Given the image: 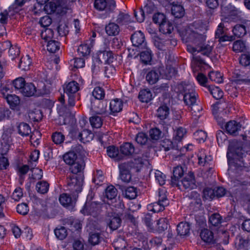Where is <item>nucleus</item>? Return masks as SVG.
Instances as JSON below:
<instances>
[{
  "instance_id": "1",
  "label": "nucleus",
  "mask_w": 250,
  "mask_h": 250,
  "mask_svg": "<svg viewBox=\"0 0 250 250\" xmlns=\"http://www.w3.org/2000/svg\"><path fill=\"white\" fill-rule=\"evenodd\" d=\"M186 42H191L196 45L195 48H192V52H201L203 55L208 57L211 53L214 47L212 41H206V36L199 34L194 31L188 33L186 37Z\"/></svg>"
},
{
  "instance_id": "2",
  "label": "nucleus",
  "mask_w": 250,
  "mask_h": 250,
  "mask_svg": "<svg viewBox=\"0 0 250 250\" xmlns=\"http://www.w3.org/2000/svg\"><path fill=\"white\" fill-rule=\"evenodd\" d=\"M124 203L120 199L116 200L114 205L104 204L102 213L103 215L109 219H121L124 213Z\"/></svg>"
},
{
  "instance_id": "3",
  "label": "nucleus",
  "mask_w": 250,
  "mask_h": 250,
  "mask_svg": "<svg viewBox=\"0 0 250 250\" xmlns=\"http://www.w3.org/2000/svg\"><path fill=\"white\" fill-rule=\"evenodd\" d=\"M178 88L183 95V100L187 105L189 106L196 103L198 94L191 84L182 83L178 85Z\"/></svg>"
},
{
  "instance_id": "4",
  "label": "nucleus",
  "mask_w": 250,
  "mask_h": 250,
  "mask_svg": "<svg viewBox=\"0 0 250 250\" xmlns=\"http://www.w3.org/2000/svg\"><path fill=\"white\" fill-rule=\"evenodd\" d=\"M103 205L95 202L86 201L80 212L84 215H90L94 218L98 217L101 218H106V216L103 215L102 212L103 209Z\"/></svg>"
},
{
  "instance_id": "5",
  "label": "nucleus",
  "mask_w": 250,
  "mask_h": 250,
  "mask_svg": "<svg viewBox=\"0 0 250 250\" xmlns=\"http://www.w3.org/2000/svg\"><path fill=\"white\" fill-rule=\"evenodd\" d=\"M242 146V143L240 142L233 141L230 143L227 154L228 159H237L240 161L245 155Z\"/></svg>"
},
{
  "instance_id": "6",
  "label": "nucleus",
  "mask_w": 250,
  "mask_h": 250,
  "mask_svg": "<svg viewBox=\"0 0 250 250\" xmlns=\"http://www.w3.org/2000/svg\"><path fill=\"white\" fill-rule=\"evenodd\" d=\"M115 60V56L112 52L110 51H100L98 54L97 58L92 66V69L94 71L98 72L102 63L110 64Z\"/></svg>"
},
{
  "instance_id": "7",
  "label": "nucleus",
  "mask_w": 250,
  "mask_h": 250,
  "mask_svg": "<svg viewBox=\"0 0 250 250\" xmlns=\"http://www.w3.org/2000/svg\"><path fill=\"white\" fill-rule=\"evenodd\" d=\"M83 176H79L76 175H69L67 178V184L68 189L72 194L75 195V193L78 194L81 192L83 184Z\"/></svg>"
},
{
  "instance_id": "8",
  "label": "nucleus",
  "mask_w": 250,
  "mask_h": 250,
  "mask_svg": "<svg viewBox=\"0 0 250 250\" xmlns=\"http://www.w3.org/2000/svg\"><path fill=\"white\" fill-rule=\"evenodd\" d=\"M180 184L181 185L180 189H182V186L183 188L188 190L195 188L197 185L193 172L189 171L186 174L182 180L180 181Z\"/></svg>"
},
{
  "instance_id": "9",
  "label": "nucleus",
  "mask_w": 250,
  "mask_h": 250,
  "mask_svg": "<svg viewBox=\"0 0 250 250\" xmlns=\"http://www.w3.org/2000/svg\"><path fill=\"white\" fill-rule=\"evenodd\" d=\"M221 13L232 19H236L241 17L242 12L236 7L229 4L227 5H221Z\"/></svg>"
},
{
  "instance_id": "10",
  "label": "nucleus",
  "mask_w": 250,
  "mask_h": 250,
  "mask_svg": "<svg viewBox=\"0 0 250 250\" xmlns=\"http://www.w3.org/2000/svg\"><path fill=\"white\" fill-rule=\"evenodd\" d=\"M94 7L100 11H111L115 9L116 3L114 0H95Z\"/></svg>"
},
{
  "instance_id": "11",
  "label": "nucleus",
  "mask_w": 250,
  "mask_h": 250,
  "mask_svg": "<svg viewBox=\"0 0 250 250\" xmlns=\"http://www.w3.org/2000/svg\"><path fill=\"white\" fill-rule=\"evenodd\" d=\"M183 167L181 166H177L173 168V176H171L170 185L172 187H176L181 188L179 179L181 178L184 173Z\"/></svg>"
},
{
  "instance_id": "12",
  "label": "nucleus",
  "mask_w": 250,
  "mask_h": 250,
  "mask_svg": "<svg viewBox=\"0 0 250 250\" xmlns=\"http://www.w3.org/2000/svg\"><path fill=\"white\" fill-rule=\"evenodd\" d=\"M208 225L210 229L218 232L227 228L229 224L226 220H208Z\"/></svg>"
},
{
  "instance_id": "13",
  "label": "nucleus",
  "mask_w": 250,
  "mask_h": 250,
  "mask_svg": "<svg viewBox=\"0 0 250 250\" xmlns=\"http://www.w3.org/2000/svg\"><path fill=\"white\" fill-rule=\"evenodd\" d=\"M131 41L134 46L142 48L146 47L145 35L141 31L134 32L131 37Z\"/></svg>"
},
{
  "instance_id": "14",
  "label": "nucleus",
  "mask_w": 250,
  "mask_h": 250,
  "mask_svg": "<svg viewBox=\"0 0 250 250\" xmlns=\"http://www.w3.org/2000/svg\"><path fill=\"white\" fill-rule=\"evenodd\" d=\"M120 154H122V160L125 157L132 156L135 152V147L132 144L126 142L120 146Z\"/></svg>"
},
{
  "instance_id": "15",
  "label": "nucleus",
  "mask_w": 250,
  "mask_h": 250,
  "mask_svg": "<svg viewBox=\"0 0 250 250\" xmlns=\"http://www.w3.org/2000/svg\"><path fill=\"white\" fill-rule=\"evenodd\" d=\"M227 132L232 135L236 136L241 130V124L235 121H230L227 123L225 125Z\"/></svg>"
},
{
  "instance_id": "16",
  "label": "nucleus",
  "mask_w": 250,
  "mask_h": 250,
  "mask_svg": "<svg viewBox=\"0 0 250 250\" xmlns=\"http://www.w3.org/2000/svg\"><path fill=\"white\" fill-rule=\"evenodd\" d=\"M60 203L64 207L72 210L76 203V198L72 199L68 194L63 193L59 198Z\"/></svg>"
},
{
  "instance_id": "17",
  "label": "nucleus",
  "mask_w": 250,
  "mask_h": 250,
  "mask_svg": "<svg viewBox=\"0 0 250 250\" xmlns=\"http://www.w3.org/2000/svg\"><path fill=\"white\" fill-rule=\"evenodd\" d=\"M64 92L66 95H78L77 92L80 89L79 84L76 81H72L63 85Z\"/></svg>"
},
{
  "instance_id": "18",
  "label": "nucleus",
  "mask_w": 250,
  "mask_h": 250,
  "mask_svg": "<svg viewBox=\"0 0 250 250\" xmlns=\"http://www.w3.org/2000/svg\"><path fill=\"white\" fill-rule=\"evenodd\" d=\"M69 168L71 172L76 175L79 173H81L84 169L85 164L84 160L83 158L78 159L74 164L71 165Z\"/></svg>"
},
{
  "instance_id": "19",
  "label": "nucleus",
  "mask_w": 250,
  "mask_h": 250,
  "mask_svg": "<svg viewBox=\"0 0 250 250\" xmlns=\"http://www.w3.org/2000/svg\"><path fill=\"white\" fill-rule=\"evenodd\" d=\"M105 31L109 36H116L120 32L119 25L115 22H110L105 26Z\"/></svg>"
},
{
  "instance_id": "20",
  "label": "nucleus",
  "mask_w": 250,
  "mask_h": 250,
  "mask_svg": "<svg viewBox=\"0 0 250 250\" xmlns=\"http://www.w3.org/2000/svg\"><path fill=\"white\" fill-rule=\"evenodd\" d=\"M198 164L205 166L209 164L212 161V158L210 155H207L205 150L200 149L197 154Z\"/></svg>"
},
{
  "instance_id": "21",
  "label": "nucleus",
  "mask_w": 250,
  "mask_h": 250,
  "mask_svg": "<svg viewBox=\"0 0 250 250\" xmlns=\"http://www.w3.org/2000/svg\"><path fill=\"white\" fill-rule=\"evenodd\" d=\"M177 231L178 235L181 237L189 235L190 231L189 224L186 221L180 222L177 226Z\"/></svg>"
},
{
  "instance_id": "22",
  "label": "nucleus",
  "mask_w": 250,
  "mask_h": 250,
  "mask_svg": "<svg viewBox=\"0 0 250 250\" xmlns=\"http://www.w3.org/2000/svg\"><path fill=\"white\" fill-rule=\"evenodd\" d=\"M123 106V102L121 100L115 99L112 100L109 105L111 114L114 115L120 112L122 110Z\"/></svg>"
},
{
  "instance_id": "23",
  "label": "nucleus",
  "mask_w": 250,
  "mask_h": 250,
  "mask_svg": "<svg viewBox=\"0 0 250 250\" xmlns=\"http://www.w3.org/2000/svg\"><path fill=\"white\" fill-rule=\"evenodd\" d=\"M82 158L78 157L77 154L74 150L70 151L65 153L63 156V160L66 165L70 166L74 164L78 159Z\"/></svg>"
},
{
  "instance_id": "24",
  "label": "nucleus",
  "mask_w": 250,
  "mask_h": 250,
  "mask_svg": "<svg viewBox=\"0 0 250 250\" xmlns=\"http://www.w3.org/2000/svg\"><path fill=\"white\" fill-rule=\"evenodd\" d=\"M36 91L35 86L31 83H25L20 93L24 96L31 97L34 95Z\"/></svg>"
},
{
  "instance_id": "25",
  "label": "nucleus",
  "mask_w": 250,
  "mask_h": 250,
  "mask_svg": "<svg viewBox=\"0 0 250 250\" xmlns=\"http://www.w3.org/2000/svg\"><path fill=\"white\" fill-rule=\"evenodd\" d=\"M160 76V72L158 70L153 69L147 73L146 80L150 84H153L158 82Z\"/></svg>"
},
{
  "instance_id": "26",
  "label": "nucleus",
  "mask_w": 250,
  "mask_h": 250,
  "mask_svg": "<svg viewBox=\"0 0 250 250\" xmlns=\"http://www.w3.org/2000/svg\"><path fill=\"white\" fill-rule=\"evenodd\" d=\"M107 154L109 157L115 159L116 161L122 160V156L120 154V149L114 146H109L107 148Z\"/></svg>"
},
{
  "instance_id": "27",
  "label": "nucleus",
  "mask_w": 250,
  "mask_h": 250,
  "mask_svg": "<svg viewBox=\"0 0 250 250\" xmlns=\"http://www.w3.org/2000/svg\"><path fill=\"white\" fill-rule=\"evenodd\" d=\"M93 136L94 135L91 131L88 129H83L79 133L78 139L82 142L85 143L92 140Z\"/></svg>"
},
{
  "instance_id": "28",
  "label": "nucleus",
  "mask_w": 250,
  "mask_h": 250,
  "mask_svg": "<svg viewBox=\"0 0 250 250\" xmlns=\"http://www.w3.org/2000/svg\"><path fill=\"white\" fill-rule=\"evenodd\" d=\"M18 131L21 136H27L31 133V129L30 125L25 123H21L17 126Z\"/></svg>"
},
{
  "instance_id": "29",
  "label": "nucleus",
  "mask_w": 250,
  "mask_h": 250,
  "mask_svg": "<svg viewBox=\"0 0 250 250\" xmlns=\"http://www.w3.org/2000/svg\"><path fill=\"white\" fill-rule=\"evenodd\" d=\"M169 114V108L166 105L160 106L157 110L156 116L161 120L167 119Z\"/></svg>"
},
{
  "instance_id": "30",
  "label": "nucleus",
  "mask_w": 250,
  "mask_h": 250,
  "mask_svg": "<svg viewBox=\"0 0 250 250\" xmlns=\"http://www.w3.org/2000/svg\"><path fill=\"white\" fill-rule=\"evenodd\" d=\"M138 98L142 102L148 103L152 100V95L149 89H144L140 91Z\"/></svg>"
},
{
  "instance_id": "31",
  "label": "nucleus",
  "mask_w": 250,
  "mask_h": 250,
  "mask_svg": "<svg viewBox=\"0 0 250 250\" xmlns=\"http://www.w3.org/2000/svg\"><path fill=\"white\" fill-rule=\"evenodd\" d=\"M200 236L202 240L206 243H210L213 241V234L211 231L204 229L201 230Z\"/></svg>"
},
{
  "instance_id": "32",
  "label": "nucleus",
  "mask_w": 250,
  "mask_h": 250,
  "mask_svg": "<svg viewBox=\"0 0 250 250\" xmlns=\"http://www.w3.org/2000/svg\"><path fill=\"white\" fill-rule=\"evenodd\" d=\"M31 63V60L29 56L26 55L21 57L18 66L21 70L26 71L29 69Z\"/></svg>"
},
{
  "instance_id": "33",
  "label": "nucleus",
  "mask_w": 250,
  "mask_h": 250,
  "mask_svg": "<svg viewBox=\"0 0 250 250\" xmlns=\"http://www.w3.org/2000/svg\"><path fill=\"white\" fill-rule=\"evenodd\" d=\"M188 107L190 108L191 111L192 118L195 120H197L201 116L202 106L196 103Z\"/></svg>"
},
{
  "instance_id": "34",
  "label": "nucleus",
  "mask_w": 250,
  "mask_h": 250,
  "mask_svg": "<svg viewBox=\"0 0 250 250\" xmlns=\"http://www.w3.org/2000/svg\"><path fill=\"white\" fill-rule=\"evenodd\" d=\"M116 21L118 24H126L131 22L130 17L127 14L120 12L116 18Z\"/></svg>"
},
{
  "instance_id": "35",
  "label": "nucleus",
  "mask_w": 250,
  "mask_h": 250,
  "mask_svg": "<svg viewBox=\"0 0 250 250\" xmlns=\"http://www.w3.org/2000/svg\"><path fill=\"white\" fill-rule=\"evenodd\" d=\"M6 99L12 109H15L20 103V98L16 95L8 94Z\"/></svg>"
},
{
  "instance_id": "36",
  "label": "nucleus",
  "mask_w": 250,
  "mask_h": 250,
  "mask_svg": "<svg viewBox=\"0 0 250 250\" xmlns=\"http://www.w3.org/2000/svg\"><path fill=\"white\" fill-rule=\"evenodd\" d=\"M232 32L234 36L241 38L246 34V27L243 24H236L232 29Z\"/></svg>"
},
{
  "instance_id": "37",
  "label": "nucleus",
  "mask_w": 250,
  "mask_h": 250,
  "mask_svg": "<svg viewBox=\"0 0 250 250\" xmlns=\"http://www.w3.org/2000/svg\"><path fill=\"white\" fill-rule=\"evenodd\" d=\"M103 240V238L101 236L100 233L92 232L89 233L88 242L91 245L93 246L98 245Z\"/></svg>"
},
{
  "instance_id": "38",
  "label": "nucleus",
  "mask_w": 250,
  "mask_h": 250,
  "mask_svg": "<svg viewBox=\"0 0 250 250\" xmlns=\"http://www.w3.org/2000/svg\"><path fill=\"white\" fill-rule=\"evenodd\" d=\"M185 13V9L181 5H173L171 7V13L176 18L183 17Z\"/></svg>"
},
{
  "instance_id": "39",
  "label": "nucleus",
  "mask_w": 250,
  "mask_h": 250,
  "mask_svg": "<svg viewBox=\"0 0 250 250\" xmlns=\"http://www.w3.org/2000/svg\"><path fill=\"white\" fill-rule=\"evenodd\" d=\"M152 53L151 51L148 48L143 51L140 53V59L142 62L145 64H147L152 59Z\"/></svg>"
},
{
  "instance_id": "40",
  "label": "nucleus",
  "mask_w": 250,
  "mask_h": 250,
  "mask_svg": "<svg viewBox=\"0 0 250 250\" xmlns=\"http://www.w3.org/2000/svg\"><path fill=\"white\" fill-rule=\"evenodd\" d=\"M173 30V26L171 23L166 20L159 27V31L163 34H170Z\"/></svg>"
},
{
  "instance_id": "41",
  "label": "nucleus",
  "mask_w": 250,
  "mask_h": 250,
  "mask_svg": "<svg viewBox=\"0 0 250 250\" xmlns=\"http://www.w3.org/2000/svg\"><path fill=\"white\" fill-rule=\"evenodd\" d=\"M123 194L127 199H135L137 196V189L133 187H128L123 191Z\"/></svg>"
},
{
  "instance_id": "42",
  "label": "nucleus",
  "mask_w": 250,
  "mask_h": 250,
  "mask_svg": "<svg viewBox=\"0 0 250 250\" xmlns=\"http://www.w3.org/2000/svg\"><path fill=\"white\" fill-rule=\"evenodd\" d=\"M186 133L187 131L184 128L179 127L174 131L173 139L176 141L180 142L185 136Z\"/></svg>"
},
{
  "instance_id": "43",
  "label": "nucleus",
  "mask_w": 250,
  "mask_h": 250,
  "mask_svg": "<svg viewBox=\"0 0 250 250\" xmlns=\"http://www.w3.org/2000/svg\"><path fill=\"white\" fill-rule=\"evenodd\" d=\"M117 189L112 185L108 186L105 190V196L109 200L114 199L117 195Z\"/></svg>"
},
{
  "instance_id": "44",
  "label": "nucleus",
  "mask_w": 250,
  "mask_h": 250,
  "mask_svg": "<svg viewBox=\"0 0 250 250\" xmlns=\"http://www.w3.org/2000/svg\"><path fill=\"white\" fill-rule=\"evenodd\" d=\"M49 184L45 181L38 182L36 185V189L38 192L41 194L46 193L49 189Z\"/></svg>"
},
{
  "instance_id": "45",
  "label": "nucleus",
  "mask_w": 250,
  "mask_h": 250,
  "mask_svg": "<svg viewBox=\"0 0 250 250\" xmlns=\"http://www.w3.org/2000/svg\"><path fill=\"white\" fill-rule=\"evenodd\" d=\"M144 221L149 231L152 232H157L158 220H144Z\"/></svg>"
},
{
  "instance_id": "46",
  "label": "nucleus",
  "mask_w": 250,
  "mask_h": 250,
  "mask_svg": "<svg viewBox=\"0 0 250 250\" xmlns=\"http://www.w3.org/2000/svg\"><path fill=\"white\" fill-rule=\"evenodd\" d=\"M233 50L235 52H242L246 50L245 42L242 40H238L234 42L232 47Z\"/></svg>"
},
{
  "instance_id": "47",
  "label": "nucleus",
  "mask_w": 250,
  "mask_h": 250,
  "mask_svg": "<svg viewBox=\"0 0 250 250\" xmlns=\"http://www.w3.org/2000/svg\"><path fill=\"white\" fill-rule=\"evenodd\" d=\"M91 51V47L87 43L81 44L77 49L78 53L83 57L89 55Z\"/></svg>"
},
{
  "instance_id": "48",
  "label": "nucleus",
  "mask_w": 250,
  "mask_h": 250,
  "mask_svg": "<svg viewBox=\"0 0 250 250\" xmlns=\"http://www.w3.org/2000/svg\"><path fill=\"white\" fill-rule=\"evenodd\" d=\"M54 233L56 237L61 240L64 239L67 235L66 229L62 226L56 228L54 230Z\"/></svg>"
},
{
  "instance_id": "49",
  "label": "nucleus",
  "mask_w": 250,
  "mask_h": 250,
  "mask_svg": "<svg viewBox=\"0 0 250 250\" xmlns=\"http://www.w3.org/2000/svg\"><path fill=\"white\" fill-rule=\"evenodd\" d=\"M66 224L69 225V228L72 230H77L82 229V224L80 220H65Z\"/></svg>"
},
{
  "instance_id": "50",
  "label": "nucleus",
  "mask_w": 250,
  "mask_h": 250,
  "mask_svg": "<svg viewBox=\"0 0 250 250\" xmlns=\"http://www.w3.org/2000/svg\"><path fill=\"white\" fill-rule=\"evenodd\" d=\"M92 95L96 99L103 100L105 96L104 90L101 87L97 86L94 89L92 92Z\"/></svg>"
},
{
  "instance_id": "51",
  "label": "nucleus",
  "mask_w": 250,
  "mask_h": 250,
  "mask_svg": "<svg viewBox=\"0 0 250 250\" xmlns=\"http://www.w3.org/2000/svg\"><path fill=\"white\" fill-rule=\"evenodd\" d=\"M60 49V43L54 40H50L47 44V49L51 53H55Z\"/></svg>"
},
{
  "instance_id": "52",
  "label": "nucleus",
  "mask_w": 250,
  "mask_h": 250,
  "mask_svg": "<svg viewBox=\"0 0 250 250\" xmlns=\"http://www.w3.org/2000/svg\"><path fill=\"white\" fill-rule=\"evenodd\" d=\"M89 121L91 125L95 128H100L103 125L102 118L98 116H93L90 118Z\"/></svg>"
},
{
  "instance_id": "53",
  "label": "nucleus",
  "mask_w": 250,
  "mask_h": 250,
  "mask_svg": "<svg viewBox=\"0 0 250 250\" xmlns=\"http://www.w3.org/2000/svg\"><path fill=\"white\" fill-rule=\"evenodd\" d=\"M164 204H161L158 202H157L149 205L147 207V208L149 210L152 211L153 212H159L164 209Z\"/></svg>"
},
{
  "instance_id": "54",
  "label": "nucleus",
  "mask_w": 250,
  "mask_h": 250,
  "mask_svg": "<svg viewBox=\"0 0 250 250\" xmlns=\"http://www.w3.org/2000/svg\"><path fill=\"white\" fill-rule=\"evenodd\" d=\"M209 79L217 83H221L223 82L222 75L218 71H212L208 74Z\"/></svg>"
},
{
  "instance_id": "55",
  "label": "nucleus",
  "mask_w": 250,
  "mask_h": 250,
  "mask_svg": "<svg viewBox=\"0 0 250 250\" xmlns=\"http://www.w3.org/2000/svg\"><path fill=\"white\" fill-rule=\"evenodd\" d=\"M222 231H220L218 233L219 237L222 239L221 242L224 245H227L229 243V232L228 231V227Z\"/></svg>"
},
{
  "instance_id": "56",
  "label": "nucleus",
  "mask_w": 250,
  "mask_h": 250,
  "mask_svg": "<svg viewBox=\"0 0 250 250\" xmlns=\"http://www.w3.org/2000/svg\"><path fill=\"white\" fill-rule=\"evenodd\" d=\"M25 83L24 79L21 77L18 78L12 81L13 85L16 89L19 90V92H21Z\"/></svg>"
},
{
  "instance_id": "57",
  "label": "nucleus",
  "mask_w": 250,
  "mask_h": 250,
  "mask_svg": "<svg viewBox=\"0 0 250 250\" xmlns=\"http://www.w3.org/2000/svg\"><path fill=\"white\" fill-rule=\"evenodd\" d=\"M216 139L219 146H223L228 141L227 136L224 132L221 130H218L216 133Z\"/></svg>"
},
{
  "instance_id": "58",
  "label": "nucleus",
  "mask_w": 250,
  "mask_h": 250,
  "mask_svg": "<svg viewBox=\"0 0 250 250\" xmlns=\"http://www.w3.org/2000/svg\"><path fill=\"white\" fill-rule=\"evenodd\" d=\"M215 197V189L207 188L203 190V197L205 200H212Z\"/></svg>"
},
{
  "instance_id": "59",
  "label": "nucleus",
  "mask_w": 250,
  "mask_h": 250,
  "mask_svg": "<svg viewBox=\"0 0 250 250\" xmlns=\"http://www.w3.org/2000/svg\"><path fill=\"white\" fill-rule=\"evenodd\" d=\"M52 139L55 144L60 145L63 142L64 136L61 132H55L52 135Z\"/></svg>"
},
{
  "instance_id": "60",
  "label": "nucleus",
  "mask_w": 250,
  "mask_h": 250,
  "mask_svg": "<svg viewBox=\"0 0 250 250\" xmlns=\"http://www.w3.org/2000/svg\"><path fill=\"white\" fill-rule=\"evenodd\" d=\"M193 136L195 139L201 143L204 142L206 141L207 135L205 131L200 130L195 132Z\"/></svg>"
},
{
  "instance_id": "61",
  "label": "nucleus",
  "mask_w": 250,
  "mask_h": 250,
  "mask_svg": "<svg viewBox=\"0 0 250 250\" xmlns=\"http://www.w3.org/2000/svg\"><path fill=\"white\" fill-rule=\"evenodd\" d=\"M57 31L60 36H66L68 33V26L65 23H60L57 28Z\"/></svg>"
},
{
  "instance_id": "62",
  "label": "nucleus",
  "mask_w": 250,
  "mask_h": 250,
  "mask_svg": "<svg viewBox=\"0 0 250 250\" xmlns=\"http://www.w3.org/2000/svg\"><path fill=\"white\" fill-rule=\"evenodd\" d=\"M54 32L51 28H45L41 33L42 38L45 41H49L53 37Z\"/></svg>"
},
{
  "instance_id": "63",
  "label": "nucleus",
  "mask_w": 250,
  "mask_h": 250,
  "mask_svg": "<svg viewBox=\"0 0 250 250\" xmlns=\"http://www.w3.org/2000/svg\"><path fill=\"white\" fill-rule=\"evenodd\" d=\"M152 19L153 22L155 23L158 24L159 26L167 20L166 16L161 13L155 14Z\"/></svg>"
},
{
  "instance_id": "64",
  "label": "nucleus",
  "mask_w": 250,
  "mask_h": 250,
  "mask_svg": "<svg viewBox=\"0 0 250 250\" xmlns=\"http://www.w3.org/2000/svg\"><path fill=\"white\" fill-rule=\"evenodd\" d=\"M210 92L213 97L217 100L222 98L223 96V91L218 87L211 88Z\"/></svg>"
}]
</instances>
